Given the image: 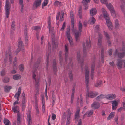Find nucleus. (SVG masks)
Listing matches in <instances>:
<instances>
[{
	"mask_svg": "<svg viewBox=\"0 0 125 125\" xmlns=\"http://www.w3.org/2000/svg\"><path fill=\"white\" fill-rule=\"evenodd\" d=\"M14 0H6L5 10V15L7 18L9 17L10 12L9 10L11 7V4L14 3Z\"/></svg>",
	"mask_w": 125,
	"mask_h": 125,
	"instance_id": "obj_1",
	"label": "nucleus"
},
{
	"mask_svg": "<svg viewBox=\"0 0 125 125\" xmlns=\"http://www.w3.org/2000/svg\"><path fill=\"white\" fill-rule=\"evenodd\" d=\"M124 42H122V45L123 46L122 49L116 50L115 54H117L118 57L120 58H123L125 55V47H124Z\"/></svg>",
	"mask_w": 125,
	"mask_h": 125,
	"instance_id": "obj_2",
	"label": "nucleus"
},
{
	"mask_svg": "<svg viewBox=\"0 0 125 125\" xmlns=\"http://www.w3.org/2000/svg\"><path fill=\"white\" fill-rule=\"evenodd\" d=\"M85 82L86 85L87 93L89 92V71L88 67H86L85 68Z\"/></svg>",
	"mask_w": 125,
	"mask_h": 125,
	"instance_id": "obj_3",
	"label": "nucleus"
},
{
	"mask_svg": "<svg viewBox=\"0 0 125 125\" xmlns=\"http://www.w3.org/2000/svg\"><path fill=\"white\" fill-rule=\"evenodd\" d=\"M82 24L80 21L78 24V31L75 32V39L77 41H78L79 39V36L81 35L82 31Z\"/></svg>",
	"mask_w": 125,
	"mask_h": 125,
	"instance_id": "obj_4",
	"label": "nucleus"
},
{
	"mask_svg": "<svg viewBox=\"0 0 125 125\" xmlns=\"http://www.w3.org/2000/svg\"><path fill=\"white\" fill-rule=\"evenodd\" d=\"M102 11L104 18L106 20V23L109 28V14L107 13L105 10L104 8H102Z\"/></svg>",
	"mask_w": 125,
	"mask_h": 125,
	"instance_id": "obj_5",
	"label": "nucleus"
},
{
	"mask_svg": "<svg viewBox=\"0 0 125 125\" xmlns=\"http://www.w3.org/2000/svg\"><path fill=\"white\" fill-rule=\"evenodd\" d=\"M18 109L19 107L17 106L13 107L12 108V109L14 112L15 113H17V120L18 121V125H19V124L21 123L20 117V114L18 111Z\"/></svg>",
	"mask_w": 125,
	"mask_h": 125,
	"instance_id": "obj_6",
	"label": "nucleus"
},
{
	"mask_svg": "<svg viewBox=\"0 0 125 125\" xmlns=\"http://www.w3.org/2000/svg\"><path fill=\"white\" fill-rule=\"evenodd\" d=\"M85 44L86 45H85L84 43H83V47L84 54H85L87 50H88L91 47L90 44V43H89L88 40L86 41Z\"/></svg>",
	"mask_w": 125,
	"mask_h": 125,
	"instance_id": "obj_7",
	"label": "nucleus"
},
{
	"mask_svg": "<svg viewBox=\"0 0 125 125\" xmlns=\"http://www.w3.org/2000/svg\"><path fill=\"white\" fill-rule=\"evenodd\" d=\"M70 15L71 20L72 30L73 32H74L75 31L74 28V16L73 12H70Z\"/></svg>",
	"mask_w": 125,
	"mask_h": 125,
	"instance_id": "obj_8",
	"label": "nucleus"
},
{
	"mask_svg": "<svg viewBox=\"0 0 125 125\" xmlns=\"http://www.w3.org/2000/svg\"><path fill=\"white\" fill-rule=\"evenodd\" d=\"M66 35L70 45L71 46H72L73 45V43L72 41V39L70 35V29L69 28L67 29Z\"/></svg>",
	"mask_w": 125,
	"mask_h": 125,
	"instance_id": "obj_9",
	"label": "nucleus"
},
{
	"mask_svg": "<svg viewBox=\"0 0 125 125\" xmlns=\"http://www.w3.org/2000/svg\"><path fill=\"white\" fill-rule=\"evenodd\" d=\"M110 12L111 15L114 18L117 17L118 15L115 11L113 6L110 4Z\"/></svg>",
	"mask_w": 125,
	"mask_h": 125,
	"instance_id": "obj_10",
	"label": "nucleus"
},
{
	"mask_svg": "<svg viewBox=\"0 0 125 125\" xmlns=\"http://www.w3.org/2000/svg\"><path fill=\"white\" fill-rule=\"evenodd\" d=\"M124 60L118 59L117 60V62L116 64V66L119 69H121L123 67V63Z\"/></svg>",
	"mask_w": 125,
	"mask_h": 125,
	"instance_id": "obj_11",
	"label": "nucleus"
},
{
	"mask_svg": "<svg viewBox=\"0 0 125 125\" xmlns=\"http://www.w3.org/2000/svg\"><path fill=\"white\" fill-rule=\"evenodd\" d=\"M28 125H31L32 123L31 112L29 111L27 114Z\"/></svg>",
	"mask_w": 125,
	"mask_h": 125,
	"instance_id": "obj_12",
	"label": "nucleus"
},
{
	"mask_svg": "<svg viewBox=\"0 0 125 125\" xmlns=\"http://www.w3.org/2000/svg\"><path fill=\"white\" fill-rule=\"evenodd\" d=\"M77 58L78 59V62L81 64V67H82L83 65V62L84 61V59L82 58L81 59H80V52H78L77 55Z\"/></svg>",
	"mask_w": 125,
	"mask_h": 125,
	"instance_id": "obj_13",
	"label": "nucleus"
},
{
	"mask_svg": "<svg viewBox=\"0 0 125 125\" xmlns=\"http://www.w3.org/2000/svg\"><path fill=\"white\" fill-rule=\"evenodd\" d=\"M98 94H99L97 92H94L92 91H90L88 93H87L86 95L89 97L93 98Z\"/></svg>",
	"mask_w": 125,
	"mask_h": 125,
	"instance_id": "obj_14",
	"label": "nucleus"
},
{
	"mask_svg": "<svg viewBox=\"0 0 125 125\" xmlns=\"http://www.w3.org/2000/svg\"><path fill=\"white\" fill-rule=\"evenodd\" d=\"M112 104V109L113 110H115L117 109L118 103V101L114 100L111 101Z\"/></svg>",
	"mask_w": 125,
	"mask_h": 125,
	"instance_id": "obj_15",
	"label": "nucleus"
},
{
	"mask_svg": "<svg viewBox=\"0 0 125 125\" xmlns=\"http://www.w3.org/2000/svg\"><path fill=\"white\" fill-rule=\"evenodd\" d=\"M42 0H36L33 3V9H35L39 6L41 4V2Z\"/></svg>",
	"mask_w": 125,
	"mask_h": 125,
	"instance_id": "obj_16",
	"label": "nucleus"
},
{
	"mask_svg": "<svg viewBox=\"0 0 125 125\" xmlns=\"http://www.w3.org/2000/svg\"><path fill=\"white\" fill-rule=\"evenodd\" d=\"M90 0H83L82 2V3L84 6L83 9L85 10L88 8V3H89Z\"/></svg>",
	"mask_w": 125,
	"mask_h": 125,
	"instance_id": "obj_17",
	"label": "nucleus"
},
{
	"mask_svg": "<svg viewBox=\"0 0 125 125\" xmlns=\"http://www.w3.org/2000/svg\"><path fill=\"white\" fill-rule=\"evenodd\" d=\"M95 65L94 62H93L92 63L91 67V77L93 79V75L94 73V70L95 69Z\"/></svg>",
	"mask_w": 125,
	"mask_h": 125,
	"instance_id": "obj_18",
	"label": "nucleus"
},
{
	"mask_svg": "<svg viewBox=\"0 0 125 125\" xmlns=\"http://www.w3.org/2000/svg\"><path fill=\"white\" fill-rule=\"evenodd\" d=\"M41 97L42 104V111L43 113L45 112V99L44 96L43 95H41Z\"/></svg>",
	"mask_w": 125,
	"mask_h": 125,
	"instance_id": "obj_19",
	"label": "nucleus"
},
{
	"mask_svg": "<svg viewBox=\"0 0 125 125\" xmlns=\"http://www.w3.org/2000/svg\"><path fill=\"white\" fill-rule=\"evenodd\" d=\"M100 107V104L99 102H94L91 105V107L94 109H97Z\"/></svg>",
	"mask_w": 125,
	"mask_h": 125,
	"instance_id": "obj_20",
	"label": "nucleus"
},
{
	"mask_svg": "<svg viewBox=\"0 0 125 125\" xmlns=\"http://www.w3.org/2000/svg\"><path fill=\"white\" fill-rule=\"evenodd\" d=\"M21 90V87H19L18 89V91L15 94L14 97L17 99V101L19 100V96L20 94Z\"/></svg>",
	"mask_w": 125,
	"mask_h": 125,
	"instance_id": "obj_21",
	"label": "nucleus"
},
{
	"mask_svg": "<svg viewBox=\"0 0 125 125\" xmlns=\"http://www.w3.org/2000/svg\"><path fill=\"white\" fill-rule=\"evenodd\" d=\"M108 97L105 96V95H103L101 94L99 96L97 97L95 99L96 100L98 101H100L102 99L104 98L105 97L107 99H109V94L108 95Z\"/></svg>",
	"mask_w": 125,
	"mask_h": 125,
	"instance_id": "obj_22",
	"label": "nucleus"
},
{
	"mask_svg": "<svg viewBox=\"0 0 125 125\" xmlns=\"http://www.w3.org/2000/svg\"><path fill=\"white\" fill-rule=\"evenodd\" d=\"M75 86H73L72 92V94L71 98V103L72 104L73 102V101L74 99V94L75 92Z\"/></svg>",
	"mask_w": 125,
	"mask_h": 125,
	"instance_id": "obj_23",
	"label": "nucleus"
},
{
	"mask_svg": "<svg viewBox=\"0 0 125 125\" xmlns=\"http://www.w3.org/2000/svg\"><path fill=\"white\" fill-rule=\"evenodd\" d=\"M28 31L26 27L25 28L24 36L25 38V43L27 44L28 41Z\"/></svg>",
	"mask_w": 125,
	"mask_h": 125,
	"instance_id": "obj_24",
	"label": "nucleus"
},
{
	"mask_svg": "<svg viewBox=\"0 0 125 125\" xmlns=\"http://www.w3.org/2000/svg\"><path fill=\"white\" fill-rule=\"evenodd\" d=\"M65 60L66 62L67 61V58L68 53V47L66 45H65Z\"/></svg>",
	"mask_w": 125,
	"mask_h": 125,
	"instance_id": "obj_25",
	"label": "nucleus"
},
{
	"mask_svg": "<svg viewBox=\"0 0 125 125\" xmlns=\"http://www.w3.org/2000/svg\"><path fill=\"white\" fill-rule=\"evenodd\" d=\"M90 15L93 16L95 15L97 13V10L96 8H93L91 9L90 11Z\"/></svg>",
	"mask_w": 125,
	"mask_h": 125,
	"instance_id": "obj_26",
	"label": "nucleus"
},
{
	"mask_svg": "<svg viewBox=\"0 0 125 125\" xmlns=\"http://www.w3.org/2000/svg\"><path fill=\"white\" fill-rule=\"evenodd\" d=\"M121 1V5H120L121 8L123 11L125 9V0H120Z\"/></svg>",
	"mask_w": 125,
	"mask_h": 125,
	"instance_id": "obj_27",
	"label": "nucleus"
},
{
	"mask_svg": "<svg viewBox=\"0 0 125 125\" xmlns=\"http://www.w3.org/2000/svg\"><path fill=\"white\" fill-rule=\"evenodd\" d=\"M24 45L22 41H19L18 43V47L22 50H24Z\"/></svg>",
	"mask_w": 125,
	"mask_h": 125,
	"instance_id": "obj_28",
	"label": "nucleus"
},
{
	"mask_svg": "<svg viewBox=\"0 0 125 125\" xmlns=\"http://www.w3.org/2000/svg\"><path fill=\"white\" fill-rule=\"evenodd\" d=\"M19 2L21 6V12L22 13H23L24 11L23 7H24L23 4V0H19Z\"/></svg>",
	"mask_w": 125,
	"mask_h": 125,
	"instance_id": "obj_29",
	"label": "nucleus"
},
{
	"mask_svg": "<svg viewBox=\"0 0 125 125\" xmlns=\"http://www.w3.org/2000/svg\"><path fill=\"white\" fill-rule=\"evenodd\" d=\"M53 70L54 73L56 72L57 71L56 67V63L55 60H53ZM55 74V73H54Z\"/></svg>",
	"mask_w": 125,
	"mask_h": 125,
	"instance_id": "obj_30",
	"label": "nucleus"
},
{
	"mask_svg": "<svg viewBox=\"0 0 125 125\" xmlns=\"http://www.w3.org/2000/svg\"><path fill=\"white\" fill-rule=\"evenodd\" d=\"M41 60V58L39 57L38 58L36 64L34 66L33 68L35 69H37L38 67V65L40 63Z\"/></svg>",
	"mask_w": 125,
	"mask_h": 125,
	"instance_id": "obj_31",
	"label": "nucleus"
},
{
	"mask_svg": "<svg viewBox=\"0 0 125 125\" xmlns=\"http://www.w3.org/2000/svg\"><path fill=\"white\" fill-rule=\"evenodd\" d=\"M59 60L60 62V64H61L63 61V57H62V51H60L59 52Z\"/></svg>",
	"mask_w": 125,
	"mask_h": 125,
	"instance_id": "obj_32",
	"label": "nucleus"
},
{
	"mask_svg": "<svg viewBox=\"0 0 125 125\" xmlns=\"http://www.w3.org/2000/svg\"><path fill=\"white\" fill-rule=\"evenodd\" d=\"M12 88L11 86H6L4 87V90L6 92H8Z\"/></svg>",
	"mask_w": 125,
	"mask_h": 125,
	"instance_id": "obj_33",
	"label": "nucleus"
},
{
	"mask_svg": "<svg viewBox=\"0 0 125 125\" xmlns=\"http://www.w3.org/2000/svg\"><path fill=\"white\" fill-rule=\"evenodd\" d=\"M80 109L79 108H78V109L76 111L75 115V119H77L79 116V113L80 112Z\"/></svg>",
	"mask_w": 125,
	"mask_h": 125,
	"instance_id": "obj_34",
	"label": "nucleus"
},
{
	"mask_svg": "<svg viewBox=\"0 0 125 125\" xmlns=\"http://www.w3.org/2000/svg\"><path fill=\"white\" fill-rule=\"evenodd\" d=\"M101 59L102 62H103L104 59V50L102 48L101 50Z\"/></svg>",
	"mask_w": 125,
	"mask_h": 125,
	"instance_id": "obj_35",
	"label": "nucleus"
},
{
	"mask_svg": "<svg viewBox=\"0 0 125 125\" xmlns=\"http://www.w3.org/2000/svg\"><path fill=\"white\" fill-rule=\"evenodd\" d=\"M52 46H53L54 47H55L56 48L57 47V43L55 42L54 38H52Z\"/></svg>",
	"mask_w": 125,
	"mask_h": 125,
	"instance_id": "obj_36",
	"label": "nucleus"
},
{
	"mask_svg": "<svg viewBox=\"0 0 125 125\" xmlns=\"http://www.w3.org/2000/svg\"><path fill=\"white\" fill-rule=\"evenodd\" d=\"M78 14L79 17L81 19L82 18V8L81 7H79Z\"/></svg>",
	"mask_w": 125,
	"mask_h": 125,
	"instance_id": "obj_37",
	"label": "nucleus"
},
{
	"mask_svg": "<svg viewBox=\"0 0 125 125\" xmlns=\"http://www.w3.org/2000/svg\"><path fill=\"white\" fill-rule=\"evenodd\" d=\"M68 75L69 77L70 80L71 81L73 79V75L71 70H70L69 71Z\"/></svg>",
	"mask_w": 125,
	"mask_h": 125,
	"instance_id": "obj_38",
	"label": "nucleus"
},
{
	"mask_svg": "<svg viewBox=\"0 0 125 125\" xmlns=\"http://www.w3.org/2000/svg\"><path fill=\"white\" fill-rule=\"evenodd\" d=\"M104 33L105 36H106V38L107 42L108 43V45H109V35L107 32H106L104 31Z\"/></svg>",
	"mask_w": 125,
	"mask_h": 125,
	"instance_id": "obj_39",
	"label": "nucleus"
},
{
	"mask_svg": "<svg viewBox=\"0 0 125 125\" xmlns=\"http://www.w3.org/2000/svg\"><path fill=\"white\" fill-rule=\"evenodd\" d=\"M115 28L118 29L119 28V23L118 21V19H116L115 21Z\"/></svg>",
	"mask_w": 125,
	"mask_h": 125,
	"instance_id": "obj_40",
	"label": "nucleus"
},
{
	"mask_svg": "<svg viewBox=\"0 0 125 125\" xmlns=\"http://www.w3.org/2000/svg\"><path fill=\"white\" fill-rule=\"evenodd\" d=\"M4 123L6 125H10L11 123L9 120L7 119H4Z\"/></svg>",
	"mask_w": 125,
	"mask_h": 125,
	"instance_id": "obj_41",
	"label": "nucleus"
},
{
	"mask_svg": "<svg viewBox=\"0 0 125 125\" xmlns=\"http://www.w3.org/2000/svg\"><path fill=\"white\" fill-rule=\"evenodd\" d=\"M100 1L102 3L106 4L109 10V6L107 5V2L106 0H100Z\"/></svg>",
	"mask_w": 125,
	"mask_h": 125,
	"instance_id": "obj_42",
	"label": "nucleus"
},
{
	"mask_svg": "<svg viewBox=\"0 0 125 125\" xmlns=\"http://www.w3.org/2000/svg\"><path fill=\"white\" fill-rule=\"evenodd\" d=\"M10 47H9L8 49V51L9 54V59L10 61V62L12 61V58L11 54H10Z\"/></svg>",
	"mask_w": 125,
	"mask_h": 125,
	"instance_id": "obj_43",
	"label": "nucleus"
},
{
	"mask_svg": "<svg viewBox=\"0 0 125 125\" xmlns=\"http://www.w3.org/2000/svg\"><path fill=\"white\" fill-rule=\"evenodd\" d=\"M116 97V95L114 94H110V100H112L115 98Z\"/></svg>",
	"mask_w": 125,
	"mask_h": 125,
	"instance_id": "obj_44",
	"label": "nucleus"
},
{
	"mask_svg": "<svg viewBox=\"0 0 125 125\" xmlns=\"http://www.w3.org/2000/svg\"><path fill=\"white\" fill-rule=\"evenodd\" d=\"M34 70L33 71V78L34 79L35 81H36V79L35 78L36 76V75L35 74V71L37 69H35V68H34Z\"/></svg>",
	"mask_w": 125,
	"mask_h": 125,
	"instance_id": "obj_45",
	"label": "nucleus"
},
{
	"mask_svg": "<svg viewBox=\"0 0 125 125\" xmlns=\"http://www.w3.org/2000/svg\"><path fill=\"white\" fill-rule=\"evenodd\" d=\"M13 78L14 80H18L21 78V76L19 75H14L13 76Z\"/></svg>",
	"mask_w": 125,
	"mask_h": 125,
	"instance_id": "obj_46",
	"label": "nucleus"
},
{
	"mask_svg": "<svg viewBox=\"0 0 125 125\" xmlns=\"http://www.w3.org/2000/svg\"><path fill=\"white\" fill-rule=\"evenodd\" d=\"M93 112L94 110H90L88 112H86L87 113V116L88 117H90L91 115L93 114Z\"/></svg>",
	"mask_w": 125,
	"mask_h": 125,
	"instance_id": "obj_47",
	"label": "nucleus"
},
{
	"mask_svg": "<svg viewBox=\"0 0 125 125\" xmlns=\"http://www.w3.org/2000/svg\"><path fill=\"white\" fill-rule=\"evenodd\" d=\"M70 117L67 116L66 125H69L70 123Z\"/></svg>",
	"mask_w": 125,
	"mask_h": 125,
	"instance_id": "obj_48",
	"label": "nucleus"
},
{
	"mask_svg": "<svg viewBox=\"0 0 125 125\" xmlns=\"http://www.w3.org/2000/svg\"><path fill=\"white\" fill-rule=\"evenodd\" d=\"M54 5L56 6H57L58 5L60 6L61 5V3L59 1H56L54 3Z\"/></svg>",
	"mask_w": 125,
	"mask_h": 125,
	"instance_id": "obj_49",
	"label": "nucleus"
},
{
	"mask_svg": "<svg viewBox=\"0 0 125 125\" xmlns=\"http://www.w3.org/2000/svg\"><path fill=\"white\" fill-rule=\"evenodd\" d=\"M9 80V79L7 77H5L3 80V81L5 83H7L8 82Z\"/></svg>",
	"mask_w": 125,
	"mask_h": 125,
	"instance_id": "obj_50",
	"label": "nucleus"
},
{
	"mask_svg": "<svg viewBox=\"0 0 125 125\" xmlns=\"http://www.w3.org/2000/svg\"><path fill=\"white\" fill-rule=\"evenodd\" d=\"M48 0H44L43 3L42 5V7L43 8V6H46L48 4Z\"/></svg>",
	"mask_w": 125,
	"mask_h": 125,
	"instance_id": "obj_51",
	"label": "nucleus"
},
{
	"mask_svg": "<svg viewBox=\"0 0 125 125\" xmlns=\"http://www.w3.org/2000/svg\"><path fill=\"white\" fill-rule=\"evenodd\" d=\"M19 69L20 71H23L24 70V65L21 64L19 66Z\"/></svg>",
	"mask_w": 125,
	"mask_h": 125,
	"instance_id": "obj_52",
	"label": "nucleus"
},
{
	"mask_svg": "<svg viewBox=\"0 0 125 125\" xmlns=\"http://www.w3.org/2000/svg\"><path fill=\"white\" fill-rule=\"evenodd\" d=\"M102 84V82L101 81L97 82L95 85V86L96 87H99L101 86Z\"/></svg>",
	"mask_w": 125,
	"mask_h": 125,
	"instance_id": "obj_53",
	"label": "nucleus"
},
{
	"mask_svg": "<svg viewBox=\"0 0 125 125\" xmlns=\"http://www.w3.org/2000/svg\"><path fill=\"white\" fill-rule=\"evenodd\" d=\"M26 105L25 103H22L21 104V107L22 111H24L26 107Z\"/></svg>",
	"mask_w": 125,
	"mask_h": 125,
	"instance_id": "obj_54",
	"label": "nucleus"
},
{
	"mask_svg": "<svg viewBox=\"0 0 125 125\" xmlns=\"http://www.w3.org/2000/svg\"><path fill=\"white\" fill-rule=\"evenodd\" d=\"M91 20V21L92 22L93 24H94L96 20L95 18L93 17H91L90 18Z\"/></svg>",
	"mask_w": 125,
	"mask_h": 125,
	"instance_id": "obj_55",
	"label": "nucleus"
},
{
	"mask_svg": "<svg viewBox=\"0 0 125 125\" xmlns=\"http://www.w3.org/2000/svg\"><path fill=\"white\" fill-rule=\"evenodd\" d=\"M71 111L70 109H68L67 110V116H71Z\"/></svg>",
	"mask_w": 125,
	"mask_h": 125,
	"instance_id": "obj_56",
	"label": "nucleus"
},
{
	"mask_svg": "<svg viewBox=\"0 0 125 125\" xmlns=\"http://www.w3.org/2000/svg\"><path fill=\"white\" fill-rule=\"evenodd\" d=\"M64 14L63 13L61 14L59 21H63L64 20Z\"/></svg>",
	"mask_w": 125,
	"mask_h": 125,
	"instance_id": "obj_57",
	"label": "nucleus"
},
{
	"mask_svg": "<svg viewBox=\"0 0 125 125\" xmlns=\"http://www.w3.org/2000/svg\"><path fill=\"white\" fill-rule=\"evenodd\" d=\"M5 69H3L1 72V75L2 76H4L5 75Z\"/></svg>",
	"mask_w": 125,
	"mask_h": 125,
	"instance_id": "obj_58",
	"label": "nucleus"
},
{
	"mask_svg": "<svg viewBox=\"0 0 125 125\" xmlns=\"http://www.w3.org/2000/svg\"><path fill=\"white\" fill-rule=\"evenodd\" d=\"M50 20H51L50 17H49V18L48 22V27L49 29V30L50 29V28L51 27V22Z\"/></svg>",
	"mask_w": 125,
	"mask_h": 125,
	"instance_id": "obj_59",
	"label": "nucleus"
},
{
	"mask_svg": "<svg viewBox=\"0 0 125 125\" xmlns=\"http://www.w3.org/2000/svg\"><path fill=\"white\" fill-rule=\"evenodd\" d=\"M115 113L114 112H112L110 114V119L111 118H112L114 117Z\"/></svg>",
	"mask_w": 125,
	"mask_h": 125,
	"instance_id": "obj_60",
	"label": "nucleus"
},
{
	"mask_svg": "<svg viewBox=\"0 0 125 125\" xmlns=\"http://www.w3.org/2000/svg\"><path fill=\"white\" fill-rule=\"evenodd\" d=\"M52 100L53 101L52 104L53 105H54L55 101V96H52Z\"/></svg>",
	"mask_w": 125,
	"mask_h": 125,
	"instance_id": "obj_61",
	"label": "nucleus"
},
{
	"mask_svg": "<svg viewBox=\"0 0 125 125\" xmlns=\"http://www.w3.org/2000/svg\"><path fill=\"white\" fill-rule=\"evenodd\" d=\"M65 22H64L63 24V25L62 26L61 28V29L60 30H63L65 27Z\"/></svg>",
	"mask_w": 125,
	"mask_h": 125,
	"instance_id": "obj_62",
	"label": "nucleus"
},
{
	"mask_svg": "<svg viewBox=\"0 0 125 125\" xmlns=\"http://www.w3.org/2000/svg\"><path fill=\"white\" fill-rule=\"evenodd\" d=\"M15 26V22L14 21H13L11 25V28L12 29H13L14 28Z\"/></svg>",
	"mask_w": 125,
	"mask_h": 125,
	"instance_id": "obj_63",
	"label": "nucleus"
},
{
	"mask_svg": "<svg viewBox=\"0 0 125 125\" xmlns=\"http://www.w3.org/2000/svg\"><path fill=\"white\" fill-rule=\"evenodd\" d=\"M56 118V115L54 114H52V119L53 120H55Z\"/></svg>",
	"mask_w": 125,
	"mask_h": 125,
	"instance_id": "obj_64",
	"label": "nucleus"
}]
</instances>
